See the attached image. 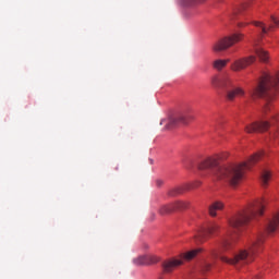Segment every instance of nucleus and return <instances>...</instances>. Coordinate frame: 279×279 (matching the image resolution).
<instances>
[{
    "label": "nucleus",
    "instance_id": "f257e3e1",
    "mask_svg": "<svg viewBox=\"0 0 279 279\" xmlns=\"http://www.w3.org/2000/svg\"><path fill=\"white\" fill-rule=\"evenodd\" d=\"M265 210V203L263 199L252 203L247 208L238 213L229 219V229L227 234L222 235L218 242V246L210 251L213 258H220L222 263L227 265H247L254 260L256 254L263 252V243H265V235H257L248 246V250H242L238 254L232 256V250H234V238L232 232H241L247 223L263 217Z\"/></svg>",
    "mask_w": 279,
    "mask_h": 279
},
{
    "label": "nucleus",
    "instance_id": "f03ea898",
    "mask_svg": "<svg viewBox=\"0 0 279 279\" xmlns=\"http://www.w3.org/2000/svg\"><path fill=\"white\" fill-rule=\"evenodd\" d=\"M264 153H257L251 156L246 161L240 165L219 166L216 158L208 157L198 165L199 171L210 169L211 174L218 180H226L231 186H236L243 180L245 171H250L252 167L263 159Z\"/></svg>",
    "mask_w": 279,
    "mask_h": 279
},
{
    "label": "nucleus",
    "instance_id": "7ed1b4c3",
    "mask_svg": "<svg viewBox=\"0 0 279 279\" xmlns=\"http://www.w3.org/2000/svg\"><path fill=\"white\" fill-rule=\"evenodd\" d=\"M279 88V73L271 75L264 73L259 84L253 90L250 92L251 97H266V105L264 107V113L267 114L271 110V99L276 97Z\"/></svg>",
    "mask_w": 279,
    "mask_h": 279
},
{
    "label": "nucleus",
    "instance_id": "20e7f679",
    "mask_svg": "<svg viewBox=\"0 0 279 279\" xmlns=\"http://www.w3.org/2000/svg\"><path fill=\"white\" fill-rule=\"evenodd\" d=\"M191 121H195V116L193 114V109L185 108L177 116L169 117L168 119H163L160 122V125H165L166 130H172L182 123L183 125H187Z\"/></svg>",
    "mask_w": 279,
    "mask_h": 279
},
{
    "label": "nucleus",
    "instance_id": "39448f33",
    "mask_svg": "<svg viewBox=\"0 0 279 279\" xmlns=\"http://www.w3.org/2000/svg\"><path fill=\"white\" fill-rule=\"evenodd\" d=\"M241 40H243V34H233L215 41L211 46V49L215 53H221V51L230 49V47L236 45V43H241Z\"/></svg>",
    "mask_w": 279,
    "mask_h": 279
},
{
    "label": "nucleus",
    "instance_id": "423d86ee",
    "mask_svg": "<svg viewBox=\"0 0 279 279\" xmlns=\"http://www.w3.org/2000/svg\"><path fill=\"white\" fill-rule=\"evenodd\" d=\"M221 230V226H219L217 222H209L206 227H204L198 234L196 235V239H198L199 243H204L208 236H213L214 234H217Z\"/></svg>",
    "mask_w": 279,
    "mask_h": 279
},
{
    "label": "nucleus",
    "instance_id": "0eeeda50",
    "mask_svg": "<svg viewBox=\"0 0 279 279\" xmlns=\"http://www.w3.org/2000/svg\"><path fill=\"white\" fill-rule=\"evenodd\" d=\"M211 84L216 88H222V90H226V93H228V90H230V88L234 86V81H232L228 75H223L220 77L214 76L211 78Z\"/></svg>",
    "mask_w": 279,
    "mask_h": 279
},
{
    "label": "nucleus",
    "instance_id": "6e6552de",
    "mask_svg": "<svg viewBox=\"0 0 279 279\" xmlns=\"http://www.w3.org/2000/svg\"><path fill=\"white\" fill-rule=\"evenodd\" d=\"M255 62H256V58L254 56L241 58V59L235 60L231 64V70H233L235 72L243 71V69H247V66H250V64H254Z\"/></svg>",
    "mask_w": 279,
    "mask_h": 279
},
{
    "label": "nucleus",
    "instance_id": "1a4fd4ad",
    "mask_svg": "<svg viewBox=\"0 0 279 279\" xmlns=\"http://www.w3.org/2000/svg\"><path fill=\"white\" fill-rule=\"evenodd\" d=\"M269 130V123L267 121L253 122L245 126L247 134H254V132H267Z\"/></svg>",
    "mask_w": 279,
    "mask_h": 279
},
{
    "label": "nucleus",
    "instance_id": "9d476101",
    "mask_svg": "<svg viewBox=\"0 0 279 279\" xmlns=\"http://www.w3.org/2000/svg\"><path fill=\"white\" fill-rule=\"evenodd\" d=\"M236 97H245V89L234 86L226 92L227 101H234Z\"/></svg>",
    "mask_w": 279,
    "mask_h": 279
},
{
    "label": "nucleus",
    "instance_id": "9b49d317",
    "mask_svg": "<svg viewBox=\"0 0 279 279\" xmlns=\"http://www.w3.org/2000/svg\"><path fill=\"white\" fill-rule=\"evenodd\" d=\"M133 262L135 265H156V263L160 262V257L153 255H142L136 257Z\"/></svg>",
    "mask_w": 279,
    "mask_h": 279
},
{
    "label": "nucleus",
    "instance_id": "f8f14e48",
    "mask_svg": "<svg viewBox=\"0 0 279 279\" xmlns=\"http://www.w3.org/2000/svg\"><path fill=\"white\" fill-rule=\"evenodd\" d=\"M182 259H169L162 263L161 267L163 269V274H171L175 267H180L182 265Z\"/></svg>",
    "mask_w": 279,
    "mask_h": 279
},
{
    "label": "nucleus",
    "instance_id": "ddd939ff",
    "mask_svg": "<svg viewBox=\"0 0 279 279\" xmlns=\"http://www.w3.org/2000/svg\"><path fill=\"white\" fill-rule=\"evenodd\" d=\"M270 21L274 24H270L269 27H265V24L263 22H253V25H255V27H260L263 34H267V32H271V29H274V27H279V20L276 16H270Z\"/></svg>",
    "mask_w": 279,
    "mask_h": 279
},
{
    "label": "nucleus",
    "instance_id": "4468645a",
    "mask_svg": "<svg viewBox=\"0 0 279 279\" xmlns=\"http://www.w3.org/2000/svg\"><path fill=\"white\" fill-rule=\"evenodd\" d=\"M255 48V53L259 58L260 62H268L269 61V52L263 48H256V44H253Z\"/></svg>",
    "mask_w": 279,
    "mask_h": 279
},
{
    "label": "nucleus",
    "instance_id": "2eb2a0df",
    "mask_svg": "<svg viewBox=\"0 0 279 279\" xmlns=\"http://www.w3.org/2000/svg\"><path fill=\"white\" fill-rule=\"evenodd\" d=\"M217 210H223V203L221 201H216L209 206L210 217H217Z\"/></svg>",
    "mask_w": 279,
    "mask_h": 279
},
{
    "label": "nucleus",
    "instance_id": "dca6fc26",
    "mask_svg": "<svg viewBox=\"0 0 279 279\" xmlns=\"http://www.w3.org/2000/svg\"><path fill=\"white\" fill-rule=\"evenodd\" d=\"M173 211H175V205H173V203L163 205L159 208L160 215H171V213H173Z\"/></svg>",
    "mask_w": 279,
    "mask_h": 279
},
{
    "label": "nucleus",
    "instance_id": "f3484780",
    "mask_svg": "<svg viewBox=\"0 0 279 279\" xmlns=\"http://www.w3.org/2000/svg\"><path fill=\"white\" fill-rule=\"evenodd\" d=\"M172 204L174 206V210H186V208L191 206V203L187 201H177Z\"/></svg>",
    "mask_w": 279,
    "mask_h": 279
},
{
    "label": "nucleus",
    "instance_id": "a211bd4d",
    "mask_svg": "<svg viewBox=\"0 0 279 279\" xmlns=\"http://www.w3.org/2000/svg\"><path fill=\"white\" fill-rule=\"evenodd\" d=\"M202 253V248H196V250H192L190 252H186L182 255V258H184V260H193V258H195V256H197V254Z\"/></svg>",
    "mask_w": 279,
    "mask_h": 279
},
{
    "label": "nucleus",
    "instance_id": "6ab92c4d",
    "mask_svg": "<svg viewBox=\"0 0 279 279\" xmlns=\"http://www.w3.org/2000/svg\"><path fill=\"white\" fill-rule=\"evenodd\" d=\"M247 8V3H243L241 5H234L231 10L230 16H239L243 10Z\"/></svg>",
    "mask_w": 279,
    "mask_h": 279
},
{
    "label": "nucleus",
    "instance_id": "aec40b11",
    "mask_svg": "<svg viewBox=\"0 0 279 279\" xmlns=\"http://www.w3.org/2000/svg\"><path fill=\"white\" fill-rule=\"evenodd\" d=\"M228 62H230V59H227V60L218 59L214 61V69H216L217 71H221V69L227 66Z\"/></svg>",
    "mask_w": 279,
    "mask_h": 279
},
{
    "label": "nucleus",
    "instance_id": "412c9836",
    "mask_svg": "<svg viewBox=\"0 0 279 279\" xmlns=\"http://www.w3.org/2000/svg\"><path fill=\"white\" fill-rule=\"evenodd\" d=\"M177 3L180 8H194L195 0H177Z\"/></svg>",
    "mask_w": 279,
    "mask_h": 279
},
{
    "label": "nucleus",
    "instance_id": "4be33fe9",
    "mask_svg": "<svg viewBox=\"0 0 279 279\" xmlns=\"http://www.w3.org/2000/svg\"><path fill=\"white\" fill-rule=\"evenodd\" d=\"M269 180H271V172L264 170L262 173V185L267 186V184H269Z\"/></svg>",
    "mask_w": 279,
    "mask_h": 279
},
{
    "label": "nucleus",
    "instance_id": "5701e85b",
    "mask_svg": "<svg viewBox=\"0 0 279 279\" xmlns=\"http://www.w3.org/2000/svg\"><path fill=\"white\" fill-rule=\"evenodd\" d=\"M181 193H184V189L174 187L168 192V195H170V197H175V195H181Z\"/></svg>",
    "mask_w": 279,
    "mask_h": 279
},
{
    "label": "nucleus",
    "instance_id": "b1692460",
    "mask_svg": "<svg viewBox=\"0 0 279 279\" xmlns=\"http://www.w3.org/2000/svg\"><path fill=\"white\" fill-rule=\"evenodd\" d=\"M210 267H213V265H210V264H205L204 266H203V271H210Z\"/></svg>",
    "mask_w": 279,
    "mask_h": 279
},
{
    "label": "nucleus",
    "instance_id": "393cba45",
    "mask_svg": "<svg viewBox=\"0 0 279 279\" xmlns=\"http://www.w3.org/2000/svg\"><path fill=\"white\" fill-rule=\"evenodd\" d=\"M203 3H206V0H194L195 5H202Z\"/></svg>",
    "mask_w": 279,
    "mask_h": 279
},
{
    "label": "nucleus",
    "instance_id": "a878e982",
    "mask_svg": "<svg viewBox=\"0 0 279 279\" xmlns=\"http://www.w3.org/2000/svg\"><path fill=\"white\" fill-rule=\"evenodd\" d=\"M156 184H157V186H162L163 182H162V180H157Z\"/></svg>",
    "mask_w": 279,
    "mask_h": 279
},
{
    "label": "nucleus",
    "instance_id": "bb28decb",
    "mask_svg": "<svg viewBox=\"0 0 279 279\" xmlns=\"http://www.w3.org/2000/svg\"><path fill=\"white\" fill-rule=\"evenodd\" d=\"M272 119H275V120L277 121V123H279V114H275V116L272 117Z\"/></svg>",
    "mask_w": 279,
    "mask_h": 279
},
{
    "label": "nucleus",
    "instance_id": "cd10ccee",
    "mask_svg": "<svg viewBox=\"0 0 279 279\" xmlns=\"http://www.w3.org/2000/svg\"><path fill=\"white\" fill-rule=\"evenodd\" d=\"M245 25H248V23H240L239 27H245Z\"/></svg>",
    "mask_w": 279,
    "mask_h": 279
},
{
    "label": "nucleus",
    "instance_id": "c85d7f7f",
    "mask_svg": "<svg viewBox=\"0 0 279 279\" xmlns=\"http://www.w3.org/2000/svg\"><path fill=\"white\" fill-rule=\"evenodd\" d=\"M201 184H202V182L194 183L193 189H195L196 186H199Z\"/></svg>",
    "mask_w": 279,
    "mask_h": 279
},
{
    "label": "nucleus",
    "instance_id": "c756f323",
    "mask_svg": "<svg viewBox=\"0 0 279 279\" xmlns=\"http://www.w3.org/2000/svg\"><path fill=\"white\" fill-rule=\"evenodd\" d=\"M279 133V130H277V134Z\"/></svg>",
    "mask_w": 279,
    "mask_h": 279
},
{
    "label": "nucleus",
    "instance_id": "7c9ffc66",
    "mask_svg": "<svg viewBox=\"0 0 279 279\" xmlns=\"http://www.w3.org/2000/svg\"><path fill=\"white\" fill-rule=\"evenodd\" d=\"M274 136V138H276V135H272Z\"/></svg>",
    "mask_w": 279,
    "mask_h": 279
}]
</instances>
